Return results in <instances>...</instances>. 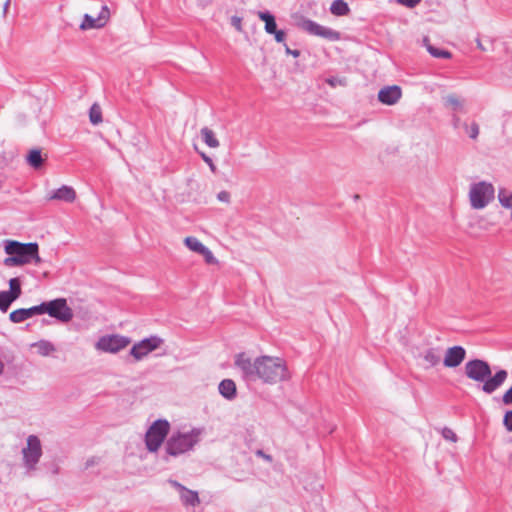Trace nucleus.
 Returning <instances> with one entry per match:
<instances>
[{
	"mask_svg": "<svg viewBox=\"0 0 512 512\" xmlns=\"http://www.w3.org/2000/svg\"><path fill=\"white\" fill-rule=\"evenodd\" d=\"M231 25L239 32H242L243 31V28H242V18L239 17V16H232L231 17Z\"/></svg>",
	"mask_w": 512,
	"mask_h": 512,
	"instance_id": "nucleus-39",
	"label": "nucleus"
},
{
	"mask_svg": "<svg viewBox=\"0 0 512 512\" xmlns=\"http://www.w3.org/2000/svg\"><path fill=\"white\" fill-rule=\"evenodd\" d=\"M349 5L344 0H334L330 12L335 16H346L350 13Z\"/></svg>",
	"mask_w": 512,
	"mask_h": 512,
	"instance_id": "nucleus-22",
	"label": "nucleus"
},
{
	"mask_svg": "<svg viewBox=\"0 0 512 512\" xmlns=\"http://www.w3.org/2000/svg\"><path fill=\"white\" fill-rule=\"evenodd\" d=\"M495 196L494 186L486 181H480L471 185L469 197L472 208H485Z\"/></svg>",
	"mask_w": 512,
	"mask_h": 512,
	"instance_id": "nucleus-6",
	"label": "nucleus"
},
{
	"mask_svg": "<svg viewBox=\"0 0 512 512\" xmlns=\"http://www.w3.org/2000/svg\"><path fill=\"white\" fill-rule=\"evenodd\" d=\"M442 436H443L444 439L452 441V442H456L457 439H458V437L455 434V432L452 429L448 428V427L443 428Z\"/></svg>",
	"mask_w": 512,
	"mask_h": 512,
	"instance_id": "nucleus-35",
	"label": "nucleus"
},
{
	"mask_svg": "<svg viewBox=\"0 0 512 512\" xmlns=\"http://www.w3.org/2000/svg\"><path fill=\"white\" fill-rule=\"evenodd\" d=\"M26 160H27L28 164L34 169L41 168L44 163V159L42 158L41 150L38 148L30 150L26 157Z\"/></svg>",
	"mask_w": 512,
	"mask_h": 512,
	"instance_id": "nucleus-20",
	"label": "nucleus"
},
{
	"mask_svg": "<svg viewBox=\"0 0 512 512\" xmlns=\"http://www.w3.org/2000/svg\"><path fill=\"white\" fill-rule=\"evenodd\" d=\"M199 155L200 157L202 158V160L209 166L210 170L212 173H217V167L216 165L214 164L213 160L211 157H209L206 153L204 152H199Z\"/></svg>",
	"mask_w": 512,
	"mask_h": 512,
	"instance_id": "nucleus-34",
	"label": "nucleus"
},
{
	"mask_svg": "<svg viewBox=\"0 0 512 512\" xmlns=\"http://www.w3.org/2000/svg\"><path fill=\"white\" fill-rule=\"evenodd\" d=\"M109 14H110V11H109V8L104 5L102 8H101V11L98 15V19L101 21V22H104V25L106 24V21L108 20L109 18Z\"/></svg>",
	"mask_w": 512,
	"mask_h": 512,
	"instance_id": "nucleus-40",
	"label": "nucleus"
},
{
	"mask_svg": "<svg viewBox=\"0 0 512 512\" xmlns=\"http://www.w3.org/2000/svg\"><path fill=\"white\" fill-rule=\"evenodd\" d=\"M219 393L227 400H233L237 396L236 384L232 379H223L218 386Z\"/></svg>",
	"mask_w": 512,
	"mask_h": 512,
	"instance_id": "nucleus-17",
	"label": "nucleus"
},
{
	"mask_svg": "<svg viewBox=\"0 0 512 512\" xmlns=\"http://www.w3.org/2000/svg\"><path fill=\"white\" fill-rule=\"evenodd\" d=\"M202 430L193 428L188 432H174L165 443V452L167 456L177 457L193 448L200 442Z\"/></svg>",
	"mask_w": 512,
	"mask_h": 512,
	"instance_id": "nucleus-3",
	"label": "nucleus"
},
{
	"mask_svg": "<svg viewBox=\"0 0 512 512\" xmlns=\"http://www.w3.org/2000/svg\"><path fill=\"white\" fill-rule=\"evenodd\" d=\"M464 373L467 378L482 383L481 390L486 394H492L499 389L508 377V372L505 369H500L492 375L490 364L478 358L465 363Z\"/></svg>",
	"mask_w": 512,
	"mask_h": 512,
	"instance_id": "nucleus-2",
	"label": "nucleus"
},
{
	"mask_svg": "<svg viewBox=\"0 0 512 512\" xmlns=\"http://www.w3.org/2000/svg\"><path fill=\"white\" fill-rule=\"evenodd\" d=\"M297 26L310 35L318 36L328 41H339L341 39L340 32L329 27L322 26L308 18L302 17L297 23Z\"/></svg>",
	"mask_w": 512,
	"mask_h": 512,
	"instance_id": "nucleus-9",
	"label": "nucleus"
},
{
	"mask_svg": "<svg viewBox=\"0 0 512 512\" xmlns=\"http://www.w3.org/2000/svg\"><path fill=\"white\" fill-rule=\"evenodd\" d=\"M100 461V458L99 457H90L89 459H87V461L85 462V469H88L96 464H98Z\"/></svg>",
	"mask_w": 512,
	"mask_h": 512,
	"instance_id": "nucleus-43",
	"label": "nucleus"
},
{
	"mask_svg": "<svg viewBox=\"0 0 512 512\" xmlns=\"http://www.w3.org/2000/svg\"><path fill=\"white\" fill-rule=\"evenodd\" d=\"M15 300H13L9 295L8 293H6V291H1L0 292V310L2 312H6L10 305L14 302Z\"/></svg>",
	"mask_w": 512,
	"mask_h": 512,
	"instance_id": "nucleus-31",
	"label": "nucleus"
},
{
	"mask_svg": "<svg viewBox=\"0 0 512 512\" xmlns=\"http://www.w3.org/2000/svg\"><path fill=\"white\" fill-rule=\"evenodd\" d=\"M465 358V348L460 345H455L446 350L443 365L448 368H456L465 360Z\"/></svg>",
	"mask_w": 512,
	"mask_h": 512,
	"instance_id": "nucleus-13",
	"label": "nucleus"
},
{
	"mask_svg": "<svg viewBox=\"0 0 512 512\" xmlns=\"http://www.w3.org/2000/svg\"><path fill=\"white\" fill-rule=\"evenodd\" d=\"M4 251L8 255H14L19 258L24 265L33 261L36 264L41 262L39 246L36 242L21 243L15 240H6Z\"/></svg>",
	"mask_w": 512,
	"mask_h": 512,
	"instance_id": "nucleus-4",
	"label": "nucleus"
},
{
	"mask_svg": "<svg viewBox=\"0 0 512 512\" xmlns=\"http://www.w3.org/2000/svg\"><path fill=\"white\" fill-rule=\"evenodd\" d=\"M170 431V423L166 419L154 421L145 434V444L149 452H156L161 447Z\"/></svg>",
	"mask_w": 512,
	"mask_h": 512,
	"instance_id": "nucleus-5",
	"label": "nucleus"
},
{
	"mask_svg": "<svg viewBox=\"0 0 512 512\" xmlns=\"http://www.w3.org/2000/svg\"><path fill=\"white\" fill-rule=\"evenodd\" d=\"M326 82H327L330 86L335 87V86H336V84H337V82H338V79H337V78H334V77H331V78H328V79L326 80Z\"/></svg>",
	"mask_w": 512,
	"mask_h": 512,
	"instance_id": "nucleus-48",
	"label": "nucleus"
},
{
	"mask_svg": "<svg viewBox=\"0 0 512 512\" xmlns=\"http://www.w3.org/2000/svg\"><path fill=\"white\" fill-rule=\"evenodd\" d=\"M234 364L246 382L261 380L267 384H275L288 379L287 366L279 357L260 356L252 360L241 352L235 356Z\"/></svg>",
	"mask_w": 512,
	"mask_h": 512,
	"instance_id": "nucleus-1",
	"label": "nucleus"
},
{
	"mask_svg": "<svg viewBox=\"0 0 512 512\" xmlns=\"http://www.w3.org/2000/svg\"><path fill=\"white\" fill-rule=\"evenodd\" d=\"M217 198L219 201L222 202H229L230 200V193L227 191H221L218 193Z\"/></svg>",
	"mask_w": 512,
	"mask_h": 512,
	"instance_id": "nucleus-44",
	"label": "nucleus"
},
{
	"mask_svg": "<svg viewBox=\"0 0 512 512\" xmlns=\"http://www.w3.org/2000/svg\"><path fill=\"white\" fill-rule=\"evenodd\" d=\"M163 343L164 340L161 337L157 335H152L135 343L130 349V355L136 361H140L143 358H145L149 353L158 349Z\"/></svg>",
	"mask_w": 512,
	"mask_h": 512,
	"instance_id": "nucleus-11",
	"label": "nucleus"
},
{
	"mask_svg": "<svg viewBox=\"0 0 512 512\" xmlns=\"http://www.w3.org/2000/svg\"><path fill=\"white\" fill-rule=\"evenodd\" d=\"M422 0H396V2L407 8H415Z\"/></svg>",
	"mask_w": 512,
	"mask_h": 512,
	"instance_id": "nucleus-38",
	"label": "nucleus"
},
{
	"mask_svg": "<svg viewBox=\"0 0 512 512\" xmlns=\"http://www.w3.org/2000/svg\"><path fill=\"white\" fill-rule=\"evenodd\" d=\"M181 501L186 506L195 507L200 503L199 495L196 491L186 488L181 494Z\"/></svg>",
	"mask_w": 512,
	"mask_h": 512,
	"instance_id": "nucleus-24",
	"label": "nucleus"
},
{
	"mask_svg": "<svg viewBox=\"0 0 512 512\" xmlns=\"http://www.w3.org/2000/svg\"><path fill=\"white\" fill-rule=\"evenodd\" d=\"M297 26L310 35L318 36L328 41H339L341 39L340 32L329 27L322 26L308 18L302 17L297 23Z\"/></svg>",
	"mask_w": 512,
	"mask_h": 512,
	"instance_id": "nucleus-10",
	"label": "nucleus"
},
{
	"mask_svg": "<svg viewBox=\"0 0 512 512\" xmlns=\"http://www.w3.org/2000/svg\"><path fill=\"white\" fill-rule=\"evenodd\" d=\"M401 96V88L397 85L386 86L378 92V100L385 105H394L398 102Z\"/></svg>",
	"mask_w": 512,
	"mask_h": 512,
	"instance_id": "nucleus-15",
	"label": "nucleus"
},
{
	"mask_svg": "<svg viewBox=\"0 0 512 512\" xmlns=\"http://www.w3.org/2000/svg\"><path fill=\"white\" fill-rule=\"evenodd\" d=\"M200 255H202L205 259V262L207 264H215L217 263V259L214 257L213 253L209 248L206 246L203 248V250L200 252Z\"/></svg>",
	"mask_w": 512,
	"mask_h": 512,
	"instance_id": "nucleus-33",
	"label": "nucleus"
},
{
	"mask_svg": "<svg viewBox=\"0 0 512 512\" xmlns=\"http://www.w3.org/2000/svg\"><path fill=\"white\" fill-rule=\"evenodd\" d=\"M42 453L40 439L36 435L28 436L27 445L22 449L23 465L26 468L27 474L36 470Z\"/></svg>",
	"mask_w": 512,
	"mask_h": 512,
	"instance_id": "nucleus-8",
	"label": "nucleus"
},
{
	"mask_svg": "<svg viewBox=\"0 0 512 512\" xmlns=\"http://www.w3.org/2000/svg\"><path fill=\"white\" fill-rule=\"evenodd\" d=\"M42 314H43L42 303H40L39 305H35L30 308H19V309L12 311L9 314V320L12 323H21L35 315H42Z\"/></svg>",
	"mask_w": 512,
	"mask_h": 512,
	"instance_id": "nucleus-14",
	"label": "nucleus"
},
{
	"mask_svg": "<svg viewBox=\"0 0 512 512\" xmlns=\"http://www.w3.org/2000/svg\"><path fill=\"white\" fill-rule=\"evenodd\" d=\"M4 264L6 266H21L23 265L19 258L14 255H9V257L5 258Z\"/></svg>",
	"mask_w": 512,
	"mask_h": 512,
	"instance_id": "nucleus-37",
	"label": "nucleus"
},
{
	"mask_svg": "<svg viewBox=\"0 0 512 512\" xmlns=\"http://www.w3.org/2000/svg\"><path fill=\"white\" fill-rule=\"evenodd\" d=\"M511 460H512V454H511Z\"/></svg>",
	"mask_w": 512,
	"mask_h": 512,
	"instance_id": "nucleus-53",
	"label": "nucleus"
},
{
	"mask_svg": "<svg viewBox=\"0 0 512 512\" xmlns=\"http://www.w3.org/2000/svg\"><path fill=\"white\" fill-rule=\"evenodd\" d=\"M48 199L72 203L76 199V192L71 186L63 185L60 188L53 190L49 194Z\"/></svg>",
	"mask_w": 512,
	"mask_h": 512,
	"instance_id": "nucleus-16",
	"label": "nucleus"
},
{
	"mask_svg": "<svg viewBox=\"0 0 512 512\" xmlns=\"http://www.w3.org/2000/svg\"><path fill=\"white\" fill-rule=\"evenodd\" d=\"M173 485L180 491H184L186 489L185 486H183L182 484L178 483L177 481H173Z\"/></svg>",
	"mask_w": 512,
	"mask_h": 512,
	"instance_id": "nucleus-49",
	"label": "nucleus"
},
{
	"mask_svg": "<svg viewBox=\"0 0 512 512\" xmlns=\"http://www.w3.org/2000/svg\"><path fill=\"white\" fill-rule=\"evenodd\" d=\"M448 102L455 108H458L461 106L460 101L455 97H449Z\"/></svg>",
	"mask_w": 512,
	"mask_h": 512,
	"instance_id": "nucleus-46",
	"label": "nucleus"
},
{
	"mask_svg": "<svg viewBox=\"0 0 512 512\" xmlns=\"http://www.w3.org/2000/svg\"><path fill=\"white\" fill-rule=\"evenodd\" d=\"M9 291H6L8 295L13 299L16 300L21 296L22 290H21V281L18 277L11 278L9 280Z\"/></svg>",
	"mask_w": 512,
	"mask_h": 512,
	"instance_id": "nucleus-26",
	"label": "nucleus"
},
{
	"mask_svg": "<svg viewBox=\"0 0 512 512\" xmlns=\"http://www.w3.org/2000/svg\"><path fill=\"white\" fill-rule=\"evenodd\" d=\"M257 15L265 23L264 29L267 34H272L278 30L275 16L271 12L259 11Z\"/></svg>",
	"mask_w": 512,
	"mask_h": 512,
	"instance_id": "nucleus-18",
	"label": "nucleus"
},
{
	"mask_svg": "<svg viewBox=\"0 0 512 512\" xmlns=\"http://www.w3.org/2000/svg\"><path fill=\"white\" fill-rule=\"evenodd\" d=\"M424 44L429 54L434 58L450 59L452 54L450 51L436 47L429 42L428 37L424 38Z\"/></svg>",
	"mask_w": 512,
	"mask_h": 512,
	"instance_id": "nucleus-19",
	"label": "nucleus"
},
{
	"mask_svg": "<svg viewBox=\"0 0 512 512\" xmlns=\"http://www.w3.org/2000/svg\"><path fill=\"white\" fill-rule=\"evenodd\" d=\"M32 347L37 349L38 354L41 356H49L51 353L56 351V347L54 344L48 340H39L32 344Z\"/></svg>",
	"mask_w": 512,
	"mask_h": 512,
	"instance_id": "nucleus-21",
	"label": "nucleus"
},
{
	"mask_svg": "<svg viewBox=\"0 0 512 512\" xmlns=\"http://www.w3.org/2000/svg\"><path fill=\"white\" fill-rule=\"evenodd\" d=\"M10 4H11V0H6L4 5H3V16L6 17L7 15V12H8V9L10 7Z\"/></svg>",
	"mask_w": 512,
	"mask_h": 512,
	"instance_id": "nucleus-47",
	"label": "nucleus"
},
{
	"mask_svg": "<svg viewBox=\"0 0 512 512\" xmlns=\"http://www.w3.org/2000/svg\"><path fill=\"white\" fill-rule=\"evenodd\" d=\"M463 128L468 133L471 139H476L479 135V125L476 122H472L470 125L463 123Z\"/></svg>",
	"mask_w": 512,
	"mask_h": 512,
	"instance_id": "nucleus-32",
	"label": "nucleus"
},
{
	"mask_svg": "<svg viewBox=\"0 0 512 512\" xmlns=\"http://www.w3.org/2000/svg\"><path fill=\"white\" fill-rule=\"evenodd\" d=\"M271 35H274L275 41L278 43H283L286 38V33L284 30H277Z\"/></svg>",
	"mask_w": 512,
	"mask_h": 512,
	"instance_id": "nucleus-41",
	"label": "nucleus"
},
{
	"mask_svg": "<svg viewBox=\"0 0 512 512\" xmlns=\"http://www.w3.org/2000/svg\"><path fill=\"white\" fill-rule=\"evenodd\" d=\"M503 425L509 432H512V410H508L505 413L503 418Z\"/></svg>",
	"mask_w": 512,
	"mask_h": 512,
	"instance_id": "nucleus-36",
	"label": "nucleus"
},
{
	"mask_svg": "<svg viewBox=\"0 0 512 512\" xmlns=\"http://www.w3.org/2000/svg\"><path fill=\"white\" fill-rule=\"evenodd\" d=\"M498 200L499 203L504 208H510L512 207V192L508 191L505 188H500L498 191Z\"/></svg>",
	"mask_w": 512,
	"mask_h": 512,
	"instance_id": "nucleus-28",
	"label": "nucleus"
},
{
	"mask_svg": "<svg viewBox=\"0 0 512 512\" xmlns=\"http://www.w3.org/2000/svg\"><path fill=\"white\" fill-rule=\"evenodd\" d=\"M285 46V52L288 55L293 56L294 58H297L300 56L301 52L298 49H291L287 44H284Z\"/></svg>",
	"mask_w": 512,
	"mask_h": 512,
	"instance_id": "nucleus-42",
	"label": "nucleus"
},
{
	"mask_svg": "<svg viewBox=\"0 0 512 512\" xmlns=\"http://www.w3.org/2000/svg\"><path fill=\"white\" fill-rule=\"evenodd\" d=\"M184 243L190 250L198 254H200V252L205 247L204 244H202L196 237L193 236L186 237Z\"/></svg>",
	"mask_w": 512,
	"mask_h": 512,
	"instance_id": "nucleus-30",
	"label": "nucleus"
},
{
	"mask_svg": "<svg viewBox=\"0 0 512 512\" xmlns=\"http://www.w3.org/2000/svg\"><path fill=\"white\" fill-rule=\"evenodd\" d=\"M258 457H261L263 458L264 460H266L267 462H272L273 458L271 455L269 454H266L263 450L261 449H258L255 453Z\"/></svg>",
	"mask_w": 512,
	"mask_h": 512,
	"instance_id": "nucleus-45",
	"label": "nucleus"
},
{
	"mask_svg": "<svg viewBox=\"0 0 512 512\" xmlns=\"http://www.w3.org/2000/svg\"><path fill=\"white\" fill-rule=\"evenodd\" d=\"M104 26V22H101L98 17L94 18L89 14H84L83 20L80 24L81 30H89V29H95V28H101Z\"/></svg>",
	"mask_w": 512,
	"mask_h": 512,
	"instance_id": "nucleus-25",
	"label": "nucleus"
},
{
	"mask_svg": "<svg viewBox=\"0 0 512 512\" xmlns=\"http://www.w3.org/2000/svg\"><path fill=\"white\" fill-rule=\"evenodd\" d=\"M5 365L2 360H0V375L4 372Z\"/></svg>",
	"mask_w": 512,
	"mask_h": 512,
	"instance_id": "nucleus-52",
	"label": "nucleus"
},
{
	"mask_svg": "<svg viewBox=\"0 0 512 512\" xmlns=\"http://www.w3.org/2000/svg\"><path fill=\"white\" fill-rule=\"evenodd\" d=\"M131 340L129 337L121 336V335H107L102 336L97 344V349L104 351V352H110V353H117L120 350L124 349L126 346L130 344Z\"/></svg>",
	"mask_w": 512,
	"mask_h": 512,
	"instance_id": "nucleus-12",
	"label": "nucleus"
},
{
	"mask_svg": "<svg viewBox=\"0 0 512 512\" xmlns=\"http://www.w3.org/2000/svg\"><path fill=\"white\" fill-rule=\"evenodd\" d=\"M459 124H460V118L457 117V116H454L453 117V125H454V127L457 128L459 126Z\"/></svg>",
	"mask_w": 512,
	"mask_h": 512,
	"instance_id": "nucleus-50",
	"label": "nucleus"
},
{
	"mask_svg": "<svg viewBox=\"0 0 512 512\" xmlns=\"http://www.w3.org/2000/svg\"><path fill=\"white\" fill-rule=\"evenodd\" d=\"M89 120L93 125H98L102 122V110L99 104L94 103L90 107Z\"/></svg>",
	"mask_w": 512,
	"mask_h": 512,
	"instance_id": "nucleus-27",
	"label": "nucleus"
},
{
	"mask_svg": "<svg viewBox=\"0 0 512 512\" xmlns=\"http://www.w3.org/2000/svg\"><path fill=\"white\" fill-rule=\"evenodd\" d=\"M423 358L430 366H436L440 362V355L434 348H429L425 351Z\"/></svg>",
	"mask_w": 512,
	"mask_h": 512,
	"instance_id": "nucleus-29",
	"label": "nucleus"
},
{
	"mask_svg": "<svg viewBox=\"0 0 512 512\" xmlns=\"http://www.w3.org/2000/svg\"><path fill=\"white\" fill-rule=\"evenodd\" d=\"M476 42H477V47H478L480 50H482V51H485V50H486V48L482 45V43H481L480 39H477V40H476Z\"/></svg>",
	"mask_w": 512,
	"mask_h": 512,
	"instance_id": "nucleus-51",
	"label": "nucleus"
},
{
	"mask_svg": "<svg viewBox=\"0 0 512 512\" xmlns=\"http://www.w3.org/2000/svg\"><path fill=\"white\" fill-rule=\"evenodd\" d=\"M43 314H48L61 323H68L73 319L74 313L65 298H56L42 302Z\"/></svg>",
	"mask_w": 512,
	"mask_h": 512,
	"instance_id": "nucleus-7",
	"label": "nucleus"
},
{
	"mask_svg": "<svg viewBox=\"0 0 512 512\" xmlns=\"http://www.w3.org/2000/svg\"><path fill=\"white\" fill-rule=\"evenodd\" d=\"M204 143L210 148L219 147V140L216 138L215 133L208 127H203L200 131Z\"/></svg>",
	"mask_w": 512,
	"mask_h": 512,
	"instance_id": "nucleus-23",
	"label": "nucleus"
}]
</instances>
